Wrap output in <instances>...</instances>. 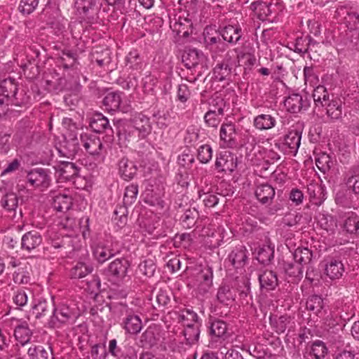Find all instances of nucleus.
I'll return each mask as SVG.
<instances>
[{"label": "nucleus", "instance_id": "28", "mask_svg": "<svg viewBox=\"0 0 359 359\" xmlns=\"http://www.w3.org/2000/svg\"><path fill=\"white\" fill-rule=\"evenodd\" d=\"M272 6L273 4L270 1H260L252 3L251 8L259 20H265L273 13Z\"/></svg>", "mask_w": 359, "mask_h": 359}, {"label": "nucleus", "instance_id": "19", "mask_svg": "<svg viewBox=\"0 0 359 359\" xmlns=\"http://www.w3.org/2000/svg\"><path fill=\"white\" fill-rule=\"evenodd\" d=\"M326 108V114L333 121L342 118V101L338 98H332L323 104Z\"/></svg>", "mask_w": 359, "mask_h": 359}, {"label": "nucleus", "instance_id": "1", "mask_svg": "<svg viewBox=\"0 0 359 359\" xmlns=\"http://www.w3.org/2000/svg\"><path fill=\"white\" fill-rule=\"evenodd\" d=\"M302 134L297 130H290L285 135L283 142H277L275 146L285 154L295 156L301 144Z\"/></svg>", "mask_w": 359, "mask_h": 359}, {"label": "nucleus", "instance_id": "60", "mask_svg": "<svg viewBox=\"0 0 359 359\" xmlns=\"http://www.w3.org/2000/svg\"><path fill=\"white\" fill-rule=\"evenodd\" d=\"M318 222L320 226L327 231H333L337 226V221L330 215L322 214L319 215Z\"/></svg>", "mask_w": 359, "mask_h": 359}, {"label": "nucleus", "instance_id": "15", "mask_svg": "<svg viewBox=\"0 0 359 359\" xmlns=\"http://www.w3.org/2000/svg\"><path fill=\"white\" fill-rule=\"evenodd\" d=\"M255 194L262 204L269 205L275 196V189L269 184H259L256 187Z\"/></svg>", "mask_w": 359, "mask_h": 359}, {"label": "nucleus", "instance_id": "4", "mask_svg": "<svg viewBox=\"0 0 359 359\" xmlns=\"http://www.w3.org/2000/svg\"><path fill=\"white\" fill-rule=\"evenodd\" d=\"M48 169L38 168L28 172L27 175V182L33 187L47 188L50 184V176Z\"/></svg>", "mask_w": 359, "mask_h": 359}, {"label": "nucleus", "instance_id": "37", "mask_svg": "<svg viewBox=\"0 0 359 359\" xmlns=\"http://www.w3.org/2000/svg\"><path fill=\"white\" fill-rule=\"evenodd\" d=\"M276 118L270 114H260L254 119V126L259 130H269L276 125Z\"/></svg>", "mask_w": 359, "mask_h": 359}, {"label": "nucleus", "instance_id": "3", "mask_svg": "<svg viewBox=\"0 0 359 359\" xmlns=\"http://www.w3.org/2000/svg\"><path fill=\"white\" fill-rule=\"evenodd\" d=\"M121 312L126 316L122 323L126 332L130 334H138L142 328V323L140 316L135 314L127 306L123 304L121 305Z\"/></svg>", "mask_w": 359, "mask_h": 359}, {"label": "nucleus", "instance_id": "53", "mask_svg": "<svg viewBox=\"0 0 359 359\" xmlns=\"http://www.w3.org/2000/svg\"><path fill=\"white\" fill-rule=\"evenodd\" d=\"M302 266L298 262H284L283 269L290 277L301 278L303 276Z\"/></svg>", "mask_w": 359, "mask_h": 359}, {"label": "nucleus", "instance_id": "6", "mask_svg": "<svg viewBox=\"0 0 359 359\" xmlns=\"http://www.w3.org/2000/svg\"><path fill=\"white\" fill-rule=\"evenodd\" d=\"M59 180L69 181L77 177L80 168L76 163L70 161H60L54 166Z\"/></svg>", "mask_w": 359, "mask_h": 359}, {"label": "nucleus", "instance_id": "56", "mask_svg": "<svg viewBox=\"0 0 359 359\" xmlns=\"http://www.w3.org/2000/svg\"><path fill=\"white\" fill-rule=\"evenodd\" d=\"M306 309L316 314L321 312L323 307V300L320 296L314 294L309 297L306 303Z\"/></svg>", "mask_w": 359, "mask_h": 359}, {"label": "nucleus", "instance_id": "21", "mask_svg": "<svg viewBox=\"0 0 359 359\" xmlns=\"http://www.w3.org/2000/svg\"><path fill=\"white\" fill-rule=\"evenodd\" d=\"M136 165L127 158H122L118 162V172L124 180H132L137 172Z\"/></svg>", "mask_w": 359, "mask_h": 359}, {"label": "nucleus", "instance_id": "14", "mask_svg": "<svg viewBox=\"0 0 359 359\" xmlns=\"http://www.w3.org/2000/svg\"><path fill=\"white\" fill-rule=\"evenodd\" d=\"M182 60L187 69H191L202 63L205 60V56L195 48L187 49L184 51Z\"/></svg>", "mask_w": 359, "mask_h": 359}, {"label": "nucleus", "instance_id": "51", "mask_svg": "<svg viewBox=\"0 0 359 359\" xmlns=\"http://www.w3.org/2000/svg\"><path fill=\"white\" fill-rule=\"evenodd\" d=\"M32 334V332L27 324L19 325L15 327L14 330V335L15 338L19 340L22 344L29 342Z\"/></svg>", "mask_w": 359, "mask_h": 359}, {"label": "nucleus", "instance_id": "7", "mask_svg": "<svg viewBox=\"0 0 359 359\" xmlns=\"http://www.w3.org/2000/svg\"><path fill=\"white\" fill-rule=\"evenodd\" d=\"M215 165L219 172H232L237 167V158L229 151L220 152L217 155Z\"/></svg>", "mask_w": 359, "mask_h": 359}, {"label": "nucleus", "instance_id": "64", "mask_svg": "<svg viewBox=\"0 0 359 359\" xmlns=\"http://www.w3.org/2000/svg\"><path fill=\"white\" fill-rule=\"evenodd\" d=\"M327 349L321 341H315L311 346V353L316 359H322L327 353Z\"/></svg>", "mask_w": 359, "mask_h": 359}, {"label": "nucleus", "instance_id": "41", "mask_svg": "<svg viewBox=\"0 0 359 359\" xmlns=\"http://www.w3.org/2000/svg\"><path fill=\"white\" fill-rule=\"evenodd\" d=\"M233 67L222 62L217 64L213 69L215 79L219 81L230 80Z\"/></svg>", "mask_w": 359, "mask_h": 359}, {"label": "nucleus", "instance_id": "45", "mask_svg": "<svg viewBox=\"0 0 359 359\" xmlns=\"http://www.w3.org/2000/svg\"><path fill=\"white\" fill-rule=\"evenodd\" d=\"M157 342L154 329L149 327L140 336V343L142 347H152Z\"/></svg>", "mask_w": 359, "mask_h": 359}, {"label": "nucleus", "instance_id": "8", "mask_svg": "<svg viewBox=\"0 0 359 359\" xmlns=\"http://www.w3.org/2000/svg\"><path fill=\"white\" fill-rule=\"evenodd\" d=\"M80 150L79 140L73 133H69L65 137L64 142L58 149L59 153L68 158L74 157Z\"/></svg>", "mask_w": 359, "mask_h": 359}, {"label": "nucleus", "instance_id": "62", "mask_svg": "<svg viewBox=\"0 0 359 359\" xmlns=\"http://www.w3.org/2000/svg\"><path fill=\"white\" fill-rule=\"evenodd\" d=\"M38 4L39 0H20L18 11L24 15H29L36 8Z\"/></svg>", "mask_w": 359, "mask_h": 359}, {"label": "nucleus", "instance_id": "16", "mask_svg": "<svg viewBox=\"0 0 359 359\" xmlns=\"http://www.w3.org/2000/svg\"><path fill=\"white\" fill-rule=\"evenodd\" d=\"M199 281L198 290L201 293H206L212 285L213 270L212 268L206 266L202 269L198 274Z\"/></svg>", "mask_w": 359, "mask_h": 359}, {"label": "nucleus", "instance_id": "26", "mask_svg": "<svg viewBox=\"0 0 359 359\" xmlns=\"http://www.w3.org/2000/svg\"><path fill=\"white\" fill-rule=\"evenodd\" d=\"M259 281L261 289L267 291L274 290L278 285V278L272 271H265L259 275Z\"/></svg>", "mask_w": 359, "mask_h": 359}, {"label": "nucleus", "instance_id": "35", "mask_svg": "<svg viewBox=\"0 0 359 359\" xmlns=\"http://www.w3.org/2000/svg\"><path fill=\"white\" fill-rule=\"evenodd\" d=\"M18 83L14 79L8 78L1 81L0 83L1 94L4 96L7 100H11L13 96L17 93Z\"/></svg>", "mask_w": 359, "mask_h": 359}, {"label": "nucleus", "instance_id": "11", "mask_svg": "<svg viewBox=\"0 0 359 359\" xmlns=\"http://www.w3.org/2000/svg\"><path fill=\"white\" fill-rule=\"evenodd\" d=\"M90 127L97 133H105L108 136L113 137L114 130L109 124V119L101 113L95 114L90 118Z\"/></svg>", "mask_w": 359, "mask_h": 359}, {"label": "nucleus", "instance_id": "32", "mask_svg": "<svg viewBox=\"0 0 359 359\" xmlns=\"http://www.w3.org/2000/svg\"><path fill=\"white\" fill-rule=\"evenodd\" d=\"M121 101V93L111 92L105 95L102 104L108 111H116L119 109Z\"/></svg>", "mask_w": 359, "mask_h": 359}, {"label": "nucleus", "instance_id": "13", "mask_svg": "<svg viewBox=\"0 0 359 359\" xmlns=\"http://www.w3.org/2000/svg\"><path fill=\"white\" fill-rule=\"evenodd\" d=\"M134 132L138 133V136L144 137L150 132L149 119L146 116L139 114L129 120Z\"/></svg>", "mask_w": 359, "mask_h": 359}, {"label": "nucleus", "instance_id": "31", "mask_svg": "<svg viewBox=\"0 0 359 359\" xmlns=\"http://www.w3.org/2000/svg\"><path fill=\"white\" fill-rule=\"evenodd\" d=\"M241 32L242 30L240 27L233 25L226 26L220 31L222 40L230 43H236L241 38Z\"/></svg>", "mask_w": 359, "mask_h": 359}, {"label": "nucleus", "instance_id": "58", "mask_svg": "<svg viewBox=\"0 0 359 359\" xmlns=\"http://www.w3.org/2000/svg\"><path fill=\"white\" fill-rule=\"evenodd\" d=\"M227 330V325L223 320H217L211 323L210 326V334L215 336L216 337H223Z\"/></svg>", "mask_w": 359, "mask_h": 359}, {"label": "nucleus", "instance_id": "20", "mask_svg": "<svg viewBox=\"0 0 359 359\" xmlns=\"http://www.w3.org/2000/svg\"><path fill=\"white\" fill-rule=\"evenodd\" d=\"M344 181L348 190L355 194H359V164L353 166L346 173Z\"/></svg>", "mask_w": 359, "mask_h": 359}, {"label": "nucleus", "instance_id": "49", "mask_svg": "<svg viewBox=\"0 0 359 359\" xmlns=\"http://www.w3.org/2000/svg\"><path fill=\"white\" fill-rule=\"evenodd\" d=\"M115 224L122 229L127 224L128 221V209L126 206H119L114 212L112 217Z\"/></svg>", "mask_w": 359, "mask_h": 359}, {"label": "nucleus", "instance_id": "54", "mask_svg": "<svg viewBox=\"0 0 359 359\" xmlns=\"http://www.w3.org/2000/svg\"><path fill=\"white\" fill-rule=\"evenodd\" d=\"M191 22L187 18H179L178 21L174 24V29L177 32L178 35H182L184 37H187L190 33Z\"/></svg>", "mask_w": 359, "mask_h": 359}, {"label": "nucleus", "instance_id": "9", "mask_svg": "<svg viewBox=\"0 0 359 359\" xmlns=\"http://www.w3.org/2000/svg\"><path fill=\"white\" fill-rule=\"evenodd\" d=\"M287 111L291 113H298L302 110H306L309 106V101L306 96L304 97L299 93L290 95L284 102Z\"/></svg>", "mask_w": 359, "mask_h": 359}, {"label": "nucleus", "instance_id": "44", "mask_svg": "<svg viewBox=\"0 0 359 359\" xmlns=\"http://www.w3.org/2000/svg\"><path fill=\"white\" fill-rule=\"evenodd\" d=\"M312 255V252L307 248H298L295 250L293 257L296 262L303 266L310 263Z\"/></svg>", "mask_w": 359, "mask_h": 359}, {"label": "nucleus", "instance_id": "57", "mask_svg": "<svg viewBox=\"0 0 359 359\" xmlns=\"http://www.w3.org/2000/svg\"><path fill=\"white\" fill-rule=\"evenodd\" d=\"M31 97L27 95L25 89L17 88V93L15 96H13L11 100V103L15 106L27 105L31 102Z\"/></svg>", "mask_w": 359, "mask_h": 359}, {"label": "nucleus", "instance_id": "46", "mask_svg": "<svg viewBox=\"0 0 359 359\" xmlns=\"http://www.w3.org/2000/svg\"><path fill=\"white\" fill-rule=\"evenodd\" d=\"M78 55L76 52L69 49L62 51L60 60L64 68L69 69L77 63Z\"/></svg>", "mask_w": 359, "mask_h": 359}, {"label": "nucleus", "instance_id": "52", "mask_svg": "<svg viewBox=\"0 0 359 359\" xmlns=\"http://www.w3.org/2000/svg\"><path fill=\"white\" fill-rule=\"evenodd\" d=\"M138 194V185L137 184H131L125 189L123 196V205L127 206L132 205L136 200Z\"/></svg>", "mask_w": 359, "mask_h": 359}, {"label": "nucleus", "instance_id": "63", "mask_svg": "<svg viewBox=\"0 0 359 359\" xmlns=\"http://www.w3.org/2000/svg\"><path fill=\"white\" fill-rule=\"evenodd\" d=\"M93 255L98 262L103 263L110 257H113L114 254L111 252V250L107 249L105 247L97 246L93 251Z\"/></svg>", "mask_w": 359, "mask_h": 359}, {"label": "nucleus", "instance_id": "29", "mask_svg": "<svg viewBox=\"0 0 359 359\" xmlns=\"http://www.w3.org/2000/svg\"><path fill=\"white\" fill-rule=\"evenodd\" d=\"M344 221L343 229L351 234H356L359 231V217L355 212H348L343 216Z\"/></svg>", "mask_w": 359, "mask_h": 359}, {"label": "nucleus", "instance_id": "61", "mask_svg": "<svg viewBox=\"0 0 359 359\" xmlns=\"http://www.w3.org/2000/svg\"><path fill=\"white\" fill-rule=\"evenodd\" d=\"M95 5V0H76L75 8L79 14L87 15Z\"/></svg>", "mask_w": 359, "mask_h": 359}, {"label": "nucleus", "instance_id": "50", "mask_svg": "<svg viewBox=\"0 0 359 359\" xmlns=\"http://www.w3.org/2000/svg\"><path fill=\"white\" fill-rule=\"evenodd\" d=\"M1 206L9 212H15L18 206V197L14 193H8L1 201Z\"/></svg>", "mask_w": 359, "mask_h": 359}, {"label": "nucleus", "instance_id": "18", "mask_svg": "<svg viewBox=\"0 0 359 359\" xmlns=\"http://www.w3.org/2000/svg\"><path fill=\"white\" fill-rule=\"evenodd\" d=\"M42 243V237L36 231H31L25 233L21 238L22 249L30 251L36 248Z\"/></svg>", "mask_w": 359, "mask_h": 359}, {"label": "nucleus", "instance_id": "39", "mask_svg": "<svg viewBox=\"0 0 359 359\" xmlns=\"http://www.w3.org/2000/svg\"><path fill=\"white\" fill-rule=\"evenodd\" d=\"M274 257V249L269 245H264L258 249L257 259L264 265L271 263Z\"/></svg>", "mask_w": 359, "mask_h": 359}, {"label": "nucleus", "instance_id": "40", "mask_svg": "<svg viewBox=\"0 0 359 359\" xmlns=\"http://www.w3.org/2000/svg\"><path fill=\"white\" fill-rule=\"evenodd\" d=\"M144 201L151 205H160L163 207V201L161 199L160 194L158 193L153 185L148 184L144 192Z\"/></svg>", "mask_w": 359, "mask_h": 359}, {"label": "nucleus", "instance_id": "47", "mask_svg": "<svg viewBox=\"0 0 359 359\" xmlns=\"http://www.w3.org/2000/svg\"><path fill=\"white\" fill-rule=\"evenodd\" d=\"M204 41L208 46L222 43V36L220 32H218L215 28L207 27L203 32Z\"/></svg>", "mask_w": 359, "mask_h": 359}, {"label": "nucleus", "instance_id": "17", "mask_svg": "<svg viewBox=\"0 0 359 359\" xmlns=\"http://www.w3.org/2000/svg\"><path fill=\"white\" fill-rule=\"evenodd\" d=\"M248 251L244 246L236 248L229 254L228 260L235 269L243 267L248 261Z\"/></svg>", "mask_w": 359, "mask_h": 359}, {"label": "nucleus", "instance_id": "59", "mask_svg": "<svg viewBox=\"0 0 359 359\" xmlns=\"http://www.w3.org/2000/svg\"><path fill=\"white\" fill-rule=\"evenodd\" d=\"M316 165L321 172L325 173L334 165V162L328 154H323L316 159Z\"/></svg>", "mask_w": 359, "mask_h": 359}, {"label": "nucleus", "instance_id": "55", "mask_svg": "<svg viewBox=\"0 0 359 359\" xmlns=\"http://www.w3.org/2000/svg\"><path fill=\"white\" fill-rule=\"evenodd\" d=\"M313 97L316 106L323 107L330 100V95L323 86H318L314 89Z\"/></svg>", "mask_w": 359, "mask_h": 359}, {"label": "nucleus", "instance_id": "5", "mask_svg": "<svg viewBox=\"0 0 359 359\" xmlns=\"http://www.w3.org/2000/svg\"><path fill=\"white\" fill-rule=\"evenodd\" d=\"M81 142L86 151L92 156H100L104 149L103 144L99 137L94 134L82 133Z\"/></svg>", "mask_w": 359, "mask_h": 359}, {"label": "nucleus", "instance_id": "22", "mask_svg": "<svg viewBox=\"0 0 359 359\" xmlns=\"http://www.w3.org/2000/svg\"><path fill=\"white\" fill-rule=\"evenodd\" d=\"M114 125L120 142L128 141L129 138L135 134L129 121L119 119L114 122Z\"/></svg>", "mask_w": 359, "mask_h": 359}, {"label": "nucleus", "instance_id": "38", "mask_svg": "<svg viewBox=\"0 0 359 359\" xmlns=\"http://www.w3.org/2000/svg\"><path fill=\"white\" fill-rule=\"evenodd\" d=\"M224 112L220 107L217 111L209 109L204 116V121L209 127L217 128L222 121Z\"/></svg>", "mask_w": 359, "mask_h": 359}, {"label": "nucleus", "instance_id": "33", "mask_svg": "<svg viewBox=\"0 0 359 359\" xmlns=\"http://www.w3.org/2000/svg\"><path fill=\"white\" fill-rule=\"evenodd\" d=\"M236 128L232 123L222 124L220 129V138L228 147H233L236 144Z\"/></svg>", "mask_w": 359, "mask_h": 359}, {"label": "nucleus", "instance_id": "10", "mask_svg": "<svg viewBox=\"0 0 359 359\" xmlns=\"http://www.w3.org/2000/svg\"><path fill=\"white\" fill-rule=\"evenodd\" d=\"M72 317V312L69 306L62 304L54 308L49 322L50 327H59L67 323Z\"/></svg>", "mask_w": 359, "mask_h": 359}, {"label": "nucleus", "instance_id": "27", "mask_svg": "<svg viewBox=\"0 0 359 359\" xmlns=\"http://www.w3.org/2000/svg\"><path fill=\"white\" fill-rule=\"evenodd\" d=\"M271 324L278 334L283 333L287 329L290 330L294 327V323L290 316L282 315L278 318H270Z\"/></svg>", "mask_w": 359, "mask_h": 359}, {"label": "nucleus", "instance_id": "43", "mask_svg": "<svg viewBox=\"0 0 359 359\" xmlns=\"http://www.w3.org/2000/svg\"><path fill=\"white\" fill-rule=\"evenodd\" d=\"M217 299L219 303L225 306L230 305L234 301L233 294L228 285H222L219 287Z\"/></svg>", "mask_w": 359, "mask_h": 359}, {"label": "nucleus", "instance_id": "48", "mask_svg": "<svg viewBox=\"0 0 359 359\" xmlns=\"http://www.w3.org/2000/svg\"><path fill=\"white\" fill-rule=\"evenodd\" d=\"M198 216V212L195 208L186 210L181 217L183 226L187 229L193 227Z\"/></svg>", "mask_w": 359, "mask_h": 359}, {"label": "nucleus", "instance_id": "34", "mask_svg": "<svg viewBox=\"0 0 359 359\" xmlns=\"http://www.w3.org/2000/svg\"><path fill=\"white\" fill-rule=\"evenodd\" d=\"M250 282L247 278H242L238 282L237 290L242 304H248L252 300L250 291Z\"/></svg>", "mask_w": 359, "mask_h": 359}, {"label": "nucleus", "instance_id": "23", "mask_svg": "<svg viewBox=\"0 0 359 359\" xmlns=\"http://www.w3.org/2000/svg\"><path fill=\"white\" fill-rule=\"evenodd\" d=\"M317 44L318 43L315 40L307 35L297 37L292 45L294 52L303 55L308 53L309 50H312V47Z\"/></svg>", "mask_w": 359, "mask_h": 359}, {"label": "nucleus", "instance_id": "42", "mask_svg": "<svg viewBox=\"0 0 359 359\" xmlns=\"http://www.w3.org/2000/svg\"><path fill=\"white\" fill-rule=\"evenodd\" d=\"M93 268L83 262H78L70 271V276L74 279H80L92 273Z\"/></svg>", "mask_w": 359, "mask_h": 359}, {"label": "nucleus", "instance_id": "24", "mask_svg": "<svg viewBox=\"0 0 359 359\" xmlns=\"http://www.w3.org/2000/svg\"><path fill=\"white\" fill-rule=\"evenodd\" d=\"M344 271V264L341 261L331 259L325 266V273L331 279H339Z\"/></svg>", "mask_w": 359, "mask_h": 359}, {"label": "nucleus", "instance_id": "2", "mask_svg": "<svg viewBox=\"0 0 359 359\" xmlns=\"http://www.w3.org/2000/svg\"><path fill=\"white\" fill-rule=\"evenodd\" d=\"M128 267L129 263L127 260L116 259L104 270V274L109 281L117 283L126 276Z\"/></svg>", "mask_w": 359, "mask_h": 359}, {"label": "nucleus", "instance_id": "12", "mask_svg": "<svg viewBox=\"0 0 359 359\" xmlns=\"http://www.w3.org/2000/svg\"><path fill=\"white\" fill-rule=\"evenodd\" d=\"M68 191H65L63 193L55 194L52 193L51 201L53 208L58 212H65L69 210L73 203L72 196L67 193Z\"/></svg>", "mask_w": 359, "mask_h": 359}, {"label": "nucleus", "instance_id": "30", "mask_svg": "<svg viewBox=\"0 0 359 359\" xmlns=\"http://www.w3.org/2000/svg\"><path fill=\"white\" fill-rule=\"evenodd\" d=\"M27 354L31 359H48L52 355V348L50 346L32 344L28 348Z\"/></svg>", "mask_w": 359, "mask_h": 359}, {"label": "nucleus", "instance_id": "25", "mask_svg": "<svg viewBox=\"0 0 359 359\" xmlns=\"http://www.w3.org/2000/svg\"><path fill=\"white\" fill-rule=\"evenodd\" d=\"M311 202L316 205H320L326 198L324 188L318 184H310L307 187Z\"/></svg>", "mask_w": 359, "mask_h": 359}, {"label": "nucleus", "instance_id": "36", "mask_svg": "<svg viewBox=\"0 0 359 359\" xmlns=\"http://www.w3.org/2000/svg\"><path fill=\"white\" fill-rule=\"evenodd\" d=\"M200 323H186L184 335L189 344H194L198 342L200 336Z\"/></svg>", "mask_w": 359, "mask_h": 359}]
</instances>
